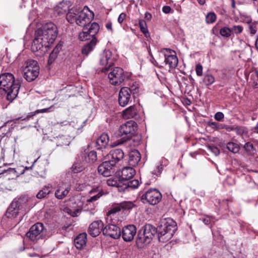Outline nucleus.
Listing matches in <instances>:
<instances>
[{"instance_id":"79ce46f5","label":"nucleus","mask_w":258,"mask_h":258,"mask_svg":"<svg viewBox=\"0 0 258 258\" xmlns=\"http://www.w3.org/2000/svg\"><path fill=\"white\" fill-rule=\"evenodd\" d=\"M249 78H247L248 80ZM249 83L252 85L256 86L258 82V73L257 71H253L250 73Z\"/></svg>"},{"instance_id":"a211bd4d","label":"nucleus","mask_w":258,"mask_h":258,"mask_svg":"<svg viewBox=\"0 0 258 258\" xmlns=\"http://www.w3.org/2000/svg\"><path fill=\"white\" fill-rule=\"evenodd\" d=\"M132 95L128 87H123L120 90L118 95V102L121 106L124 107L132 101Z\"/></svg>"},{"instance_id":"6ab92c4d","label":"nucleus","mask_w":258,"mask_h":258,"mask_svg":"<svg viewBox=\"0 0 258 258\" xmlns=\"http://www.w3.org/2000/svg\"><path fill=\"white\" fill-rule=\"evenodd\" d=\"M137 233V228L134 225L124 226L122 230V237L126 242H130L134 239Z\"/></svg>"},{"instance_id":"e433bc0d","label":"nucleus","mask_w":258,"mask_h":258,"mask_svg":"<svg viewBox=\"0 0 258 258\" xmlns=\"http://www.w3.org/2000/svg\"><path fill=\"white\" fill-rule=\"evenodd\" d=\"M151 240L152 239L151 238H148L146 237V235L143 233L137 237L136 240L137 244L139 247H142L143 244H149L151 242Z\"/></svg>"},{"instance_id":"2eb2a0df","label":"nucleus","mask_w":258,"mask_h":258,"mask_svg":"<svg viewBox=\"0 0 258 258\" xmlns=\"http://www.w3.org/2000/svg\"><path fill=\"white\" fill-rule=\"evenodd\" d=\"M135 205L131 202H124L113 206L107 213V219L112 218L115 214L121 210H129L134 207Z\"/></svg>"},{"instance_id":"6e6d98bb","label":"nucleus","mask_w":258,"mask_h":258,"mask_svg":"<svg viewBox=\"0 0 258 258\" xmlns=\"http://www.w3.org/2000/svg\"><path fill=\"white\" fill-rule=\"evenodd\" d=\"M249 29L250 34H255L256 32V25L253 23L249 24Z\"/></svg>"},{"instance_id":"49530a36","label":"nucleus","mask_w":258,"mask_h":258,"mask_svg":"<svg viewBox=\"0 0 258 258\" xmlns=\"http://www.w3.org/2000/svg\"><path fill=\"white\" fill-rule=\"evenodd\" d=\"M58 139L61 145H69L70 143V138L66 136H59Z\"/></svg>"},{"instance_id":"338daca9","label":"nucleus","mask_w":258,"mask_h":258,"mask_svg":"<svg viewBox=\"0 0 258 258\" xmlns=\"http://www.w3.org/2000/svg\"><path fill=\"white\" fill-rule=\"evenodd\" d=\"M145 17L147 20H150L152 18V16L149 13L146 12V13L145 14Z\"/></svg>"},{"instance_id":"e2e57ef3","label":"nucleus","mask_w":258,"mask_h":258,"mask_svg":"<svg viewBox=\"0 0 258 258\" xmlns=\"http://www.w3.org/2000/svg\"><path fill=\"white\" fill-rule=\"evenodd\" d=\"M202 220L206 225H208L211 222V219L210 217H206L205 218H203V219H202Z\"/></svg>"},{"instance_id":"4c0bfd02","label":"nucleus","mask_w":258,"mask_h":258,"mask_svg":"<svg viewBox=\"0 0 258 258\" xmlns=\"http://www.w3.org/2000/svg\"><path fill=\"white\" fill-rule=\"evenodd\" d=\"M226 148L229 151L233 153H238L240 148L239 145L233 142L228 143L226 145Z\"/></svg>"},{"instance_id":"2f4dec72","label":"nucleus","mask_w":258,"mask_h":258,"mask_svg":"<svg viewBox=\"0 0 258 258\" xmlns=\"http://www.w3.org/2000/svg\"><path fill=\"white\" fill-rule=\"evenodd\" d=\"M84 28L85 30H86L91 35L92 39L93 37L96 38L95 35L99 30V26L97 23L93 22L91 24H87Z\"/></svg>"},{"instance_id":"f257e3e1","label":"nucleus","mask_w":258,"mask_h":258,"mask_svg":"<svg viewBox=\"0 0 258 258\" xmlns=\"http://www.w3.org/2000/svg\"><path fill=\"white\" fill-rule=\"evenodd\" d=\"M57 28L52 22L45 23L35 33V38L32 43L31 49L37 52L38 55L44 54L47 47L53 43L57 36Z\"/></svg>"},{"instance_id":"5fc2aeb1","label":"nucleus","mask_w":258,"mask_h":258,"mask_svg":"<svg viewBox=\"0 0 258 258\" xmlns=\"http://www.w3.org/2000/svg\"><path fill=\"white\" fill-rule=\"evenodd\" d=\"M162 170V166L161 164H160L159 165H158L156 167V169H155L154 171H153L152 173L157 176H158L161 173Z\"/></svg>"},{"instance_id":"3c124183","label":"nucleus","mask_w":258,"mask_h":258,"mask_svg":"<svg viewBox=\"0 0 258 258\" xmlns=\"http://www.w3.org/2000/svg\"><path fill=\"white\" fill-rule=\"evenodd\" d=\"M209 150L213 153L215 156H217L220 153V151L219 149L215 146L214 145H210L208 147Z\"/></svg>"},{"instance_id":"1a4fd4ad","label":"nucleus","mask_w":258,"mask_h":258,"mask_svg":"<svg viewBox=\"0 0 258 258\" xmlns=\"http://www.w3.org/2000/svg\"><path fill=\"white\" fill-rule=\"evenodd\" d=\"M108 78L110 83L113 85H119L122 83L126 76L122 69L119 67L110 68Z\"/></svg>"},{"instance_id":"8fccbe9b","label":"nucleus","mask_w":258,"mask_h":258,"mask_svg":"<svg viewBox=\"0 0 258 258\" xmlns=\"http://www.w3.org/2000/svg\"><path fill=\"white\" fill-rule=\"evenodd\" d=\"M232 32L235 34L241 33L243 31V27L240 25H234L231 28Z\"/></svg>"},{"instance_id":"473e14b6","label":"nucleus","mask_w":258,"mask_h":258,"mask_svg":"<svg viewBox=\"0 0 258 258\" xmlns=\"http://www.w3.org/2000/svg\"><path fill=\"white\" fill-rule=\"evenodd\" d=\"M97 40L96 38H94L91 39L89 43L85 45L82 49V53L85 55H88L91 51L93 50L94 47L96 45Z\"/></svg>"},{"instance_id":"13d9d810","label":"nucleus","mask_w":258,"mask_h":258,"mask_svg":"<svg viewBox=\"0 0 258 258\" xmlns=\"http://www.w3.org/2000/svg\"><path fill=\"white\" fill-rule=\"evenodd\" d=\"M126 17V14L124 13H121L117 19V21L119 24H121Z\"/></svg>"},{"instance_id":"423d86ee","label":"nucleus","mask_w":258,"mask_h":258,"mask_svg":"<svg viewBox=\"0 0 258 258\" xmlns=\"http://www.w3.org/2000/svg\"><path fill=\"white\" fill-rule=\"evenodd\" d=\"M28 199L25 197H20L18 199H15L8 207L6 215L11 219L15 218L19 214L21 209L27 206Z\"/></svg>"},{"instance_id":"69168bd1","label":"nucleus","mask_w":258,"mask_h":258,"mask_svg":"<svg viewBox=\"0 0 258 258\" xmlns=\"http://www.w3.org/2000/svg\"><path fill=\"white\" fill-rule=\"evenodd\" d=\"M251 131L253 133L258 134V122L257 123L256 125L251 129Z\"/></svg>"},{"instance_id":"f704fd0d","label":"nucleus","mask_w":258,"mask_h":258,"mask_svg":"<svg viewBox=\"0 0 258 258\" xmlns=\"http://www.w3.org/2000/svg\"><path fill=\"white\" fill-rule=\"evenodd\" d=\"M52 185L48 184L40 190L36 195L38 199H41L46 197L51 191Z\"/></svg>"},{"instance_id":"c9c22d12","label":"nucleus","mask_w":258,"mask_h":258,"mask_svg":"<svg viewBox=\"0 0 258 258\" xmlns=\"http://www.w3.org/2000/svg\"><path fill=\"white\" fill-rule=\"evenodd\" d=\"M139 185V181L137 179H134L132 180H126L123 182V191L128 188H136Z\"/></svg>"},{"instance_id":"b1692460","label":"nucleus","mask_w":258,"mask_h":258,"mask_svg":"<svg viewBox=\"0 0 258 258\" xmlns=\"http://www.w3.org/2000/svg\"><path fill=\"white\" fill-rule=\"evenodd\" d=\"M102 189L100 187L92 188L88 192V197L86 199L87 205L91 204L98 200L102 195L101 193Z\"/></svg>"},{"instance_id":"de8ad7c7","label":"nucleus","mask_w":258,"mask_h":258,"mask_svg":"<svg viewBox=\"0 0 258 258\" xmlns=\"http://www.w3.org/2000/svg\"><path fill=\"white\" fill-rule=\"evenodd\" d=\"M139 24L141 31L146 35V33H148V31L146 21L144 20H140Z\"/></svg>"},{"instance_id":"412c9836","label":"nucleus","mask_w":258,"mask_h":258,"mask_svg":"<svg viewBox=\"0 0 258 258\" xmlns=\"http://www.w3.org/2000/svg\"><path fill=\"white\" fill-rule=\"evenodd\" d=\"M103 223L100 221H96L92 222L89 226L88 233L92 237H96L99 235L101 231L103 232Z\"/></svg>"},{"instance_id":"680f3d73","label":"nucleus","mask_w":258,"mask_h":258,"mask_svg":"<svg viewBox=\"0 0 258 258\" xmlns=\"http://www.w3.org/2000/svg\"><path fill=\"white\" fill-rule=\"evenodd\" d=\"M235 127L236 126H232V125H225V127H224V128L226 129V130L227 131H228V132H231V131H234L235 132Z\"/></svg>"},{"instance_id":"9b49d317","label":"nucleus","mask_w":258,"mask_h":258,"mask_svg":"<svg viewBox=\"0 0 258 258\" xmlns=\"http://www.w3.org/2000/svg\"><path fill=\"white\" fill-rule=\"evenodd\" d=\"M44 230L43 224L38 222L31 226L29 231L26 233V236L31 241H37L43 237L44 235Z\"/></svg>"},{"instance_id":"393cba45","label":"nucleus","mask_w":258,"mask_h":258,"mask_svg":"<svg viewBox=\"0 0 258 258\" xmlns=\"http://www.w3.org/2000/svg\"><path fill=\"white\" fill-rule=\"evenodd\" d=\"M136 171L131 167H124L119 172V175L123 182L130 180L135 174Z\"/></svg>"},{"instance_id":"7c9ffc66","label":"nucleus","mask_w":258,"mask_h":258,"mask_svg":"<svg viewBox=\"0 0 258 258\" xmlns=\"http://www.w3.org/2000/svg\"><path fill=\"white\" fill-rule=\"evenodd\" d=\"M107 184L110 186H115L118 188L119 191H123V181L120 178L118 179L117 178H110L107 180Z\"/></svg>"},{"instance_id":"4468645a","label":"nucleus","mask_w":258,"mask_h":258,"mask_svg":"<svg viewBox=\"0 0 258 258\" xmlns=\"http://www.w3.org/2000/svg\"><path fill=\"white\" fill-rule=\"evenodd\" d=\"M113 58L112 57V53L109 50H105L100 54V63L105 67L102 71L105 72L109 71L110 67L113 64Z\"/></svg>"},{"instance_id":"a18cd8bd","label":"nucleus","mask_w":258,"mask_h":258,"mask_svg":"<svg viewBox=\"0 0 258 258\" xmlns=\"http://www.w3.org/2000/svg\"><path fill=\"white\" fill-rule=\"evenodd\" d=\"M232 32L231 29L227 27L222 28L220 30V34L223 37H228L230 36Z\"/></svg>"},{"instance_id":"72a5a7b5","label":"nucleus","mask_w":258,"mask_h":258,"mask_svg":"<svg viewBox=\"0 0 258 258\" xmlns=\"http://www.w3.org/2000/svg\"><path fill=\"white\" fill-rule=\"evenodd\" d=\"M61 47L60 45H57L51 51L50 54H49L48 59V64L49 65L51 64L57 58L58 54L59 53L60 50H61Z\"/></svg>"},{"instance_id":"f03ea898","label":"nucleus","mask_w":258,"mask_h":258,"mask_svg":"<svg viewBox=\"0 0 258 258\" xmlns=\"http://www.w3.org/2000/svg\"><path fill=\"white\" fill-rule=\"evenodd\" d=\"M20 81L15 80L13 74L5 73L0 76V92L6 94V98L12 102L18 94Z\"/></svg>"},{"instance_id":"c03bdc74","label":"nucleus","mask_w":258,"mask_h":258,"mask_svg":"<svg viewBox=\"0 0 258 258\" xmlns=\"http://www.w3.org/2000/svg\"><path fill=\"white\" fill-rule=\"evenodd\" d=\"M235 132L237 135L240 136H247L248 134L247 129L243 126H236Z\"/></svg>"},{"instance_id":"4be33fe9","label":"nucleus","mask_w":258,"mask_h":258,"mask_svg":"<svg viewBox=\"0 0 258 258\" xmlns=\"http://www.w3.org/2000/svg\"><path fill=\"white\" fill-rule=\"evenodd\" d=\"M30 168H32V166L30 167H18L16 168H9L7 170H5L3 172L4 173H6L7 175H10V178L14 179L19 177L20 175L23 174L25 170H28Z\"/></svg>"},{"instance_id":"603ef678","label":"nucleus","mask_w":258,"mask_h":258,"mask_svg":"<svg viewBox=\"0 0 258 258\" xmlns=\"http://www.w3.org/2000/svg\"><path fill=\"white\" fill-rule=\"evenodd\" d=\"M196 72L198 76H202L203 75V67L199 63L196 66Z\"/></svg>"},{"instance_id":"39448f33","label":"nucleus","mask_w":258,"mask_h":258,"mask_svg":"<svg viewBox=\"0 0 258 258\" xmlns=\"http://www.w3.org/2000/svg\"><path fill=\"white\" fill-rule=\"evenodd\" d=\"M137 130V123L133 120H130L122 124L118 130V136L127 137L126 139H120L111 143L110 146L112 148L118 146H129L131 143L128 141V138L134 135Z\"/></svg>"},{"instance_id":"864d4df0","label":"nucleus","mask_w":258,"mask_h":258,"mask_svg":"<svg viewBox=\"0 0 258 258\" xmlns=\"http://www.w3.org/2000/svg\"><path fill=\"white\" fill-rule=\"evenodd\" d=\"M130 90V94L134 97V95L139 92V88L135 86H132L130 88H128Z\"/></svg>"},{"instance_id":"dca6fc26","label":"nucleus","mask_w":258,"mask_h":258,"mask_svg":"<svg viewBox=\"0 0 258 258\" xmlns=\"http://www.w3.org/2000/svg\"><path fill=\"white\" fill-rule=\"evenodd\" d=\"M103 234L114 239H117L121 235L119 227L114 224H108L103 229Z\"/></svg>"},{"instance_id":"7ed1b4c3","label":"nucleus","mask_w":258,"mask_h":258,"mask_svg":"<svg viewBox=\"0 0 258 258\" xmlns=\"http://www.w3.org/2000/svg\"><path fill=\"white\" fill-rule=\"evenodd\" d=\"M93 17L94 13L87 6H85L83 9L78 6L74 7L66 15V19L69 22L72 24L75 23L83 27L90 24Z\"/></svg>"},{"instance_id":"ea45409f","label":"nucleus","mask_w":258,"mask_h":258,"mask_svg":"<svg viewBox=\"0 0 258 258\" xmlns=\"http://www.w3.org/2000/svg\"><path fill=\"white\" fill-rule=\"evenodd\" d=\"M215 81L214 77L210 74L205 75L203 79L204 83L207 86L211 85Z\"/></svg>"},{"instance_id":"4d7b16f0","label":"nucleus","mask_w":258,"mask_h":258,"mask_svg":"<svg viewBox=\"0 0 258 258\" xmlns=\"http://www.w3.org/2000/svg\"><path fill=\"white\" fill-rule=\"evenodd\" d=\"M224 114L221 112H218L215 114V119L217 121H221L224 118Z\"/></svg>"},{"instance_id":"6e6552de","label":"nucleus","mask_w":258,"mask_h":258,"mask_svg":"<svg viewBox=\"0 0 258 258\" xmlns=\"http://www.w3.org/2000/svg\"><path fill=\"white\" fill-rule=\"evenodd\" d=\"M82 161L81 163L76 162L73 165L72 168L74 172H79L85 168L86 164H92L97 159V153L96 151H92L88 153H83L82 156Z\"/></svg>"},{"instance_id":"0e129e2a","label":"nucleus","mask_w":258,"mask_h":258,"mask_svg":"<svg viewBox=\"0 0 258 258\" xmlns=\"http://www.w3.org/2000/svg\"><path fill=\"white\" fill-rule=\"evenodd\" d=\"M105 26L108 30L110 31L111 33L113 32V30L112 28V24L111 23H106Z\"/></svg>"},{"instance_id":"0eeeda50","label":"nucleus","mask_w":258,"mask_h":258,"mask_svg":"<svg viewBox=\"0 0 258 258\" xmlns=\"http://www.w3.org/2000/svg\"><path fill=\"white\" fill-rule=\"evenodd\" d=\"M23 70L24 78L28 82L35 80L39 74V67L36 60L29 59L25 63Z\"/></svg>"},{"instance_id":"f3484780","label":"nucleus","mask_w":258,"mask_h":258,"mask_svg":"<svg viewBox=\"0 0 258 258\" xmlns=\"http://www.w3.org/2000/svg\"><path fill=\"white\" fill-rule=\"evenodd\" d=\"M71 185L66 183H61L57 185L54 194L55 197L58 200H62L69 194Z\"/></svg>"},{"instance_id":"ddd939ff","label":"nucleus","mask_w":258,"mask_h":258,"mask_svg":"<svg viewBox=\"0 0 258 258\" xmlns=\"http://www.w3.org/2000/svg\"><path fill=\"white\" fill-rule=\"evenodd\" d=\"M124 157V152L122 149H115L109 152L104 156V160L109 162L114 166Z\"/></svg>"},{"instance_id":"052dcab7","label":"nucleus","mask_w":258,"mask_h":258,"mask_svg":"<svg viewBox=\"0 0 258 258\" xmlns=\"http://www.w3.org/2000/svg\"><path fill=\"white\" fill-rule=\"evenodd\" d=\"M152 63L155 66L161 68L163 67V65L162 64V62H161L160 64H159V63L153 57L152 59L151 60Z\"/></svg>"},{"instance_id":"58836bf2","label":"nucleus","mask_w":258,"mask_h":258,"mask_svg":"<svg viewBox=\"0 0 258 258\" xmlns=\"http://www.w3.org/2000/svg\"><path fill=\"white\" fill-rule=\"evenodd\" d=\"M244 148L249 155H254L256 153V149L254 148L253 144L250 142L246 143L244 145Z\"/></svg>"},{"instance_id":"bb28decb","label":"nucleus","mask_w":258,"mask_h":258,"mask_svg":"<svg viewBox=\"0 0 258 258\" xmlns=\"http://www.w3.org/2000/svg\"><path fill=\"white\" fill-rule=\"evenodd\" d=\"M109 141V136L107 134L103 133L96 141V147L97 150H102L105 149L108 144Z\"/></svg>"},{"instance_id":"cd10ccee","label":"nucleus","mask_w":258,"mask_h":258,"mask_svg":"<svg viewBox=\"0 0 258 258\" xmlns=\"http://www.w3.org/2000/svg\"><path fill=\"white\" fill-rule=\"evenodd\" d=\"M87 234L83 233L78 235L74 239V244L76 247L79 249H83L86 245Z\"/></svg>"},{"instance_id":"a878e982","label":"nucleus","mask_w":258,"mask_h":258,"mask_svg":"<svg viewBox=\"0 0 258 258\" xmlns=\"http://www.w3.org/2000/svg\"><path fill=\"white\" fill-rule=\"evenodd\" d=\"M122 115L124 119L136 118L138 116V112L135 105L127 107L122 112Z\"/></svg>"},{"instance_id":"bf43d9fd","label":"nucleus","mask_w":258,"mask_h":258,"mask_svg":"<svg viewBox=\"0 0 258 258\" xmlns=\"http://www.w3.org/2000/svg\"><path fill=\"white\" fill-rule=\"evenodd\" d=\"M171 11L170 7L168 6H165L162 8V11L165 14H169Z\"/></svg>"},{"instance_id":"f8f14e48","label":"nucleus","mask_w":258,"mask_h":258,"mask_svg":"<svg viewBox=\"0 0 258 258\" xmlns=\"http://www.w3.org/2000/svg\"><path fill=\"white\" fill-rule=\"evenodd\" d=\"M162 198L161 194L156 189H150L142 196V200L152 205L158 204ZM144 203H145L144 201Z\"/></svg>"},{"instance_id":"09e8293b","label":"nucleus","mask_w":258,"mask_h":258,"mask_svg":"<svg viewBox=\"0 0 258 258\" xmlns=\"http://www.w3.org/2000/svg\"><path fill=\"white\" fill-rule=\"evenodd\" d=\"M208 125L210 127H211L214 129H216V130L223 129L225 127V125H224L223 124L219 123H218L216 122H212V121L208 122Z\"/></svg>"},{"instance_id":"c85d7f7f","label":"nucleus","mask_w":258,"mask_h":258,"mask_svg":"<svg viewBox=\"0 0 258 258\" xmlns=\"http://www.w3.org/2000/svg\"><path fill=\"white\" fill-rule=\"evenodd\" d=\"M141 154L138 150H132L129 153V164L132 166H135L137 165L141 160Z\"/></svg>"},{"instance_id":"a19ab883","label":"nucleus","mask_w":258,"mask_h":258,"mask_svg":"<svg viewBox=\"0 0 258 258\" xmlns=\"http://www.w3.org/2000/svg\"><path fill=\"white\" fill-rule=\"evenodd\" d=\"M79 38L81 41H86L88 40L92 39V36L87 32L86 30H85V28H83V30L82 32H80L79 35Z\"/></svg>"},{"instance_id":"5701e85b","label":"nucleus","mask_w":258,"mask_h":258,"mask_svg":"<svg viewBox=\"0 0 258 258\" xmlns=\"http://www.w3.org/2000/svg\"><path fill=\"white\" fill-rule=\"evenodd\" d=\"M71 3L69 1H62L54 8V14L57 16L63 15L71 9H70Z\"/></svg>"},{"instance_id":"774afa93","label":"nucleus","mask_w":258,"mask_h":258,"mask_svg":"<svg viewBox=\"0 0 258 258\" xmlns=\"http://www.w3.org/2000/svg\"><path fill=\"white\" fill-rule=\"evenodd\" d=\"M35 14V12L34 11H32L29 14V18L30 20H35V18H33L32 15H34Z\"/></svg>"},{"instance_id":"9d476101","label":"nucleus","mask_w":258,"mask_h":258,"mask_svg":"<svg viewBox=\"0 0 258 258\" xmlns=\"http://www.w3.org/2000/svg\"><path fill=\"white\" fill-rule=\"evenodd\" d=\"M159 52L161 53L164 57L162 61V64H168L170 68H175L178 64V58L175 54V52L170 49L164 48L161 49Z\"/></svg>"},{"instance_id":"20e7f679","label":"nucleus","mask_w":258,"mask_h":258,"mask_svg":"<svg viewBox=\"0 0 258 258\" xmlns=\"http://www.w3.org/2000/svg\"><path fill=\"white\" fill-rule=\"evenodd\" d=\"M159 241L166 242L173 236L176 230L175 222L171 219L162 220L157 228Z\"/></svg>"},{"instance_id":"c756f323","label":"nucleus","mask_w":258,"mask_h":258,"mask_svg":"<svg viewBox=\"0 0 258 258\" xmlns=\"http://www.w3.org/2000/svg\"><path fill=\"white\" fill-rule=\"evenodd\" d=\"M143 233L146 235L148 238H153L155 234H157V228H155L151 224H146L142 229Z\"/></svg>"},{"instance_id":"aec40b11","label":"nucleus","mask_w":258,"mask_h":258,"mask_svg":"<svg viewBox=\"0 0 258 258\" xmlns=\"http://www.w3.org/2000/svg\"><path fill=\"white\" fill-rule=\"evenodd\" d=\"M114 166L109 162L104 160V161L98 166V171L103 176L108 177L114 173Z\"/></svg>"},{"instance_id":"37998d69","label":"nucleus","mask_w":258,"mask_h":258,"mask_svg":"<svg viewBox=\"0 0 258 258\" xmlns=\"http://www.w3.org/2000/svg\"><path fill=\"white\" fill-rule=\"evenodd\" d=\"M216 20V15L214 12H210L206 16V22L208 24L213 23Z\"/></svg>"}]
</instances>
